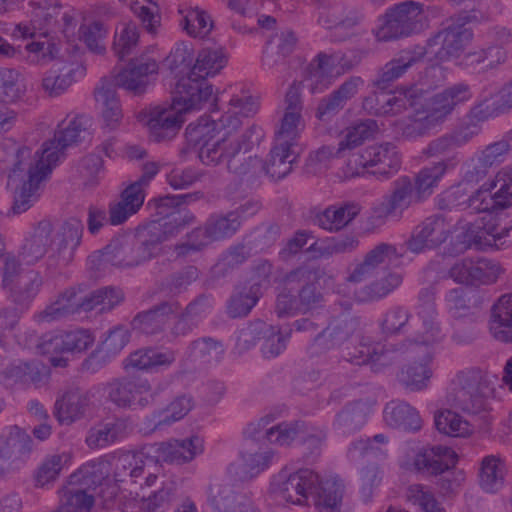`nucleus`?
Returning <instances> with one entry per match:
<instances>
[{
	"mask_svg": "<svg viewBox=\"0 0 512 512\" xmlns=\"http://www.w3.org/2000/svg\"><path fill=\"white\" fill-rule=\"evenodd\" d=\"M223 48H205L199 51L189 75L176 84L171 103L149 106L136 115L137 124L147 128H181L191 111L210 104L209 113L201 115L187 128H239L245 119L253 117L259 108L256 98L246 93L233 95L223 111L217 107L218 91L207 81L227 64Z\"/></svg>",
	"mask_w": 512,
	"mask_h": 512,
	"instance_id": "f257e3e1",
	"label": "nucleus"
},
{
	"mask_svg": "<svg viewBox=\"0 0 512 512\" xmlns=\"http://www.w3.org/2000/svg\"><path fill=\"white\" fill-rule=\"evenodd\" d=\"M81 131L55 130L54 136L42 143L33 158L30 148L17 149L8 174V183L14 187V214L26 212L39 200L42 183L50 179L53 170L66 158V150L83 142Z\"/></svg>",
	"mask_w": 512,
	"mask_h": 512,
	"instance_id": "f03ea898",
	"label": "nucleus"
},
{
	"mask_svg": "<svg viewBox=\"0 0 512 512\" xmlns=\"http://www.w3.org/2000/svg\"><path fill=\"white\" fill-rule=\"evenodd\" d=\"M423 95L424 89L418 85L399 87L382 95L380 112L383 115H397L409 105L413 109L414 122L424 126H439L458 105L469 101L473 96L470 86L463 82L449 86L420 103Z\"/></svg>",
	"mask_w": 512,
	"mask_h": 512,
	"instance_id": "7ed1b4c3",
	"label": "nucleus"
},
{
	"mask_svg": "<svg viewBox=\"0 0 512 512\" xmlns=\"http://www.w3.org/2000/svg\"><path fill=\"white\" fill-rule=\"evenodd\" d=\"M272 489L286 502L303 504L311 495L316 498L319 512H340L344 484L333 478L321 480L318 473L309 468L291 473L284 469L274 478Z\"/></svg>",
	"mask_w": 512,
	"mask_h": 512,
	"instance_id": "20e7f679",
	"label": "nucleus"
},
{
	"mask_svg": "<svg viewBox=\"0 0 512 512\" xmlns=\"http://www.w3.org/2000/svg\"><path fill=\"white\" fill-rule=\"evenodd\" d=\"M253 134V130H227L213 143L206 141L200 148L199 158L206 165H217L226 161L229 172L242 181L252 183L264 173L263 160L249 156L241 161L238 156L253 148Z\"/></svg>",
	"mask_w": 512,
	"mask_h": 512,
	"instance_id": "39448f33",
	"label": "nucleus"
},
{
	"mask_svg": "<svg viewBox=\"0 0 512 512\" xmlns=\"http://www.w3.org/2000/svg\"><path fill=\"white\" fill-rule=\"evenodd\" d=\"M496 379L479 368L458 371L448 386L446 402L463 412L476 413L482 408L483 399L493 394Z\"/></svg>",
	"mask_w": 512,
	"mask_h": 512,
	"instance_id": "423d86ee",
	"label": "nucleus"
},
{
	"mask_svg": "<svg viewBox=\"0 0 512 512\" xmlns=\"http://www.w3.org/2000/svg\"><path fill=\"white\" fill-rule=\"evenodd\" d=\"M428 25L424 4L405 0L388 7L379 16L374 36L377 41L389 42L422 32Z\"/></svg>",
	"mask_w": 512,
	"mask_h": 512,
	"instance_id": "0eeeda50",
	"label": "nucleus"
},
{
	"mask_svg": "<svg viewBox=\"0 0 512 512\" xmlns=\"http://www.w3.org/2000/svg\"><path fill=\"white\" fill-rule=\"evenodd\" d=\"M185 197L187 196L167 195L155 199L157 218L144 223V226L160 246L180 233L186 226L196 222L193 213L180 207Z\"/></svg>",
	"mask_w": 512,
	"mask_h": 512,
	"instance_id": "6e6552de",
	"label": "nucleus"
},
{
	"mask_svg": "<svg viewBox=\"0 0 512 512\" xmlns=\"http://www.w3.org/2000/svg\"><path fill=\"white\" fill-rule=\"evenodd\" d=\"M326 277H329L326 267L316 263H305L285 274L284 284L298 287L299 311L307 313L323 305L324 295L319 284Z\"/></svg>",
	"mask_w": 512,
	"mask_h": 512,
	"instance_id": "1a4fd4ad",
	"label": "nucleus"
},
{
	"mask_svg": "<svg viewBox=\"0 0 512 512\" xmlns=\"http://www.w3.org/2000/svg\"><path fill=\"white\" fill-rule=\"evenodd\" d=\"M104 392L117 407L136 410L153 405L160 389H153L147 379L121 377L107 382Z\"/></svg>",
	"mask_w": 512,
	"mask_h": 512,
	"instance_id": "9d476101",
	"label": "nucleus"
},
{
	"mask_svg": "<svg viewBox=\"0 0 512 512\" xmlns=\"http://www.w3.org/2000/svg\"><path fill=\"white\" fill-rule=\"evenodd\" d=\"M29 4L32 7L30 18L15 26L14 37L22 39L37 36L47 38L57 25L60 16L66 22V25L70 24L71 17L66 13H61V6L57 0H29Z\"/></svg>",
	"mask_w": 512,
	"mask_h": 512,
	"instance_id": "9b49d317",
	"label": "nucleus"
},
{
	"mask_svg": "<svg viewBox=\"0 0 512 512\" xmlns=\"http://www.w3.org/2000/svg\"><path fill=\"white\" fill-rule=\"evenodd\" d=\"M359 163L352 167V161L347 164V176L361 175L366 168H375L372 173L382 178H390L401 167V156L391 143L375 144L365 148L358 158Z\"/></svg>",
	"mask_w": 512,
	"mask_h": 512,
	"instance_id": "f8f14e48",
	"label": "nucleus"
},
{
	"mask_svg": "<svg viewBox=\"0 0 512 512\" xmlns=\"http://www.w3.org/2000/svg\"><path fill=\"white\" fill-rule=\"evenodd\" d=\"M474 207L498 214L512 207V165L501 168L494 178L476 190Z\"/></svg>",
	"mask_w": 512,
	"mask_h": 512,
	"instance_id": "ddd939ff",
	"label": "nucleus"
},
{
	"mask_svg": "<svg viewBox=\"0 0 512 512\" xmlns=\"http://www.w3.org/2000/svg\"><path fill=\"white\" fill-rule=\"evenodd\" d=\"M502 272L503 269L496 260L466 257L457 260L450 267L448 275L458 284L479 287L495 283Z\"/></svg>",
	"mask_w": 512,
	"mask_h": 512,
	"instance_id": "4468645a",
	"label": "nucleus"
},
{
	"mask_svg": "<svg viewBox=\"0 0 512 512\" xmlns=\"http://www.w3.org/2000/svg\"><path fill=\"white\" fill-rule=\"evenodd\" d=\"M473 39V32L465 23H454L439 31L428 41L429 54H434L440 61L461 60L465 48Z\"/></svg>",
	"mask_w": 512,
	"mask_h": 512,
	"instance_id": "2eb2a0df",
	"label": "nucleus"
},
{
	"mask_svg": "<svg viewBox=\"0 0 512 512\" xmlns=\"http://www.w3.org/2000/svg\"><path fill=\"white\" fill-rule=\"evenodd\" d=\"M452 233L450 221L442 214L426 217L405 241L406 248L414 254L440 247Z\"/></svg>",
	"mask_w": 512,
	"mask_h": 512,
	"instance_id": "dca6fc26",
	"label": "nucleus"
},
{
	"mask_svg": "<svg viewBox=\"0 0 512 512\" xmlns=\"http://www.w3.org/2000/svg\"><path fill=\"white\" fill-rule=\"evenodd\" d=\"M358 326L357 318L349 314L332 318L327 327L314 337L308 348L310 355L318 356L342 346L352 338Z\"/></svg>",
	"mask_w": 512,
	"mask_h": 512,
	"instance_id": "f3484780",
	"label": "nucleus"
},
{
	"mask_svg": "<svg viewBox=\"0 0 512 512\" xmlns=\"http://www.w3.org/2000/svg\"><path fill=\"white\" fill-rule=\"evenodd\" d=\"M415 202L413 182L408 176H401L393 182V188L383 201L374 207L373 217L381 224L387 220L399 221L403 212Z\"/></svg>",
	"mask_w": 512,
	"mask_h": 512,
	"instance_id": "a211bd4d",
	"label": "nucleus"
},
{
	"mask_svg": "<svg viewBox=\"0 0 512 512\" xmlns=\"http://www.w3.org/2000/svg\"><path fill=\"white\" fill-rule=\"evenodd\" d=\"M83 224L79 219L70 218L63 222L57 236L59 238L56 253L47 259L49 269H61L68 266L75 256V251L81 243Z\"/></svg>",
	"mask_w": 512,
	"mask_h": 512,
	"instance_id": "6ab92c4d",
	"label": "nucleus"
},
{
	"mask_svg": "<svg viewBox=\"0 0 512 512\" xmlns=\"http://www.w3.org/2000/svg\"><path fill=\"white\" fill-rule=\"evenodd\" d=\"M416 310L422 321V330L414 333L415 341L424 346L440 342L443 334L437 321L434 293L429 288H422L419 291Z\"/></svg>",
	"mask_w": 512,
	"mask_h": 512,
	"instance_id": "aec40b11",
	"label": "nucleus"
},
{
	"mask_svg": "<svg viewBox=\"0 0 512 512\" xmlns=\"http://www.w3.org/2000/svg\"><path fill=\"white\" fill-rule=\"evenodd\" d=\"M180 304L177 301H162L148 310L138 312L131 321L134 331L156 336L165 331L171 316L178 313Z\"/></svg>",
	"mask_w": 512,
	"mask_h": 512,
	"instance_id": "412c9836",
	"label": "nucleus"
},
{
	"mask_svg": "<svg viewBox=\"0 0 512 512\" xmlns=\"http://www.w3.org/2000/svg\"><path fill=\"white\" fill-rule=\"evenodd\" d=\"M25 93L22 74L14 69L0 68V102L15 103ZM18 114L11 108L0 106V128L15 126Z\"/></svg>",
	"mask_w": 512,
	"mask_h": 512,
	"instance_id": "4be33fe9",
	"label": "nucleus"
},
{
	"mask_svg": "<svg viewBox=\"0 0 512 512\" xmlns=\"http://www.w3.org/2000/svg\"><path fill=\"white\" fill-rule=\"evenodd\" d=\"M375 403V400L370 398L347 403L336 413L332 423L333 429L343 436H350L360 431L367 423Z\"/></svg>",
	"mask_w": 512,
	"mask_h": 512,
	"instance_id": "5701e85b",
	"label": "nucleus"
},
{
	"mask_svg": "<svg viewBox=\"0 0 512 512\" xmlns=\"http://www.w3.org/2000/svg\"><path fill=\"white\" fill-rule=\"evenodd\" d=\"M458 461L455 451L446 446L421 448L414 456V469L427 476H436L454 467Z\"/></svg>",
	"mask_w": 512,
	"mask_h": 512,
	"instance_id": "b1692460",
	"label": "nucleus"
},
{
	"mask_svg": "<svg viewBox=\"0 0 512 512\" xmlns=\"http://www.w3.org/2000/svg\"><path fill=\"white\" fill-rule=\"evenodd\" d=\"M460 154L454 152L445 159L434 163L432 166L422 168L415 177L414 193L415 203L423 202L432 195L434 188L449 170H453L460 163Z\"/></svg>",
	"mask_w": 512,
	"mask_h": 512,
	"instance_id": "393cba45",
	"label": "nucleus"
},
{
	"mask_svg": "<svg viewBox=\"0 0 512 512\" xmlns=\"http://www.w3.org/2000/svg\"><path fill=\"white\" fill-rule=\"evenodd\" d=\"M145 189L141 184L132 182L121 192L118 202L109 204L108 214L111 225L125 223L141 209L146 196Z\"/></svg>",
	"mask_w": 512,
	"mask_h": 512,
	"instance_id": "a878e982",
	"label": "nucleus"
},
{
	"mask_svg": "<svg viewBox=\"0 0 512 512\" xmlns=\"http://www.w3.org/2000/svg\"><path fill=\"white\" fill-rule=\"evenodd\" d=\"M341 56L338 53L320 52L310 64L311 92L320 93L327 89L344 70L339 67Z\"/></svg>",
	"mask_w": 512,
	"mask_h": 512,
	"instance_id": "bb28decb",
	"label": "nucleus"
},
{
	"mask_svg": "<svg viewBox=\"0 0 512 512\" xmlns=\"http://www.w3.org/2000/svg\"><path fill=\"white\" fill-rule=\"evenodd\" d=\"M154 463V458L149 456L146 447L124 453L117 459L114 477L118 482L137 483L139 478H143L146 468Z\"/></svg>",
	"mask_w": 512,
	"mask_h": 512,
	"instance_id": "cd10ccee",
	"label": "nucleus"
},
{
	"mask_svg": "<svg viewBox=\"0 0 512 512\" xmlns=\"http://www.w3.org/2000/svg\"><path fill=\"white\" fill-rule=\"evenodd\" d=\"M31 439L28 436L0 437V478L6 477L29 455Z\"/></svg>",
	"mask_w": 512,
	"mask_h": 512,
	"instance_id": "c85d7f7f",
	"label": "nucleus"
},
{
	"mask_svg": "<svg viewBox=\"0 0 512 512\" xmlns=\"http://www.w3.org/2000/svg\"><path fill=\"white\" fill-rule=\"evenodd\" d=\"M89 403L88 394L79 388H70L56 399L54 416L61 424L80 419Z\"/></svg>",
	"mask_w": 512,
	"mask_h": 512,
	"instance_id": "c756f323",
	"label": "nucleus"
},
{
	"mask_svg": "<svg viewBox=\"0 0 512 512\" xmlns=\"http://www.w3.org/2000/svg\"><path fill=\"white\" fill-rule=\"evenodd\" d=\"M162 459L171 464H184L203 452V440L198 436L162 442L157 449Z\"/></svg>",
	"mask_w": 512,
	"mask_h": 512,
	"instance_id": "7c9ffc66",
	"label": "nucleus"
},
{
	"mask_svg": "<svg viewBox=\"0 0 512 512\" xmlns=\"http://www.w3.org/2000/svg\"><path fill=\"white\" fill-rule=\"evenodd\" d=\"M506 474V459L499 453L486 455L479 462V485L488 493H495L503 487Z\"/></svg>",
	"mask_w": 512,
	"mask_h": 512,
	"instance_id": "2f4dec72",
	"label": "nucleus"
},
{
	"mask_svg": "<svg viewBox=\"0 0 512 512\" xmlns=\"http://www.w3.org/2000/svg\"><path fill=\"white\" fill-rule=\"evenodd\" d=\"M52 232L50 221L42 220L37 224L21 248L20 257L26 264L33 265L43 258L52 242Z\"/></svg>",
	"mask_w": 512,
	"mask_h": 512,
	"instance_id": "473e14b6",
	"label": "nucleus"
},
{
	"mask_svg": "<svg viewBox=\"0 0 512 512\" xmlns=\"http://www.w3.org/2000/svg\"><path fill=\"white\" fill-rule=\"evenodd\" d=\"M193 399L190 396H177L165 408L153 411L144 420L146 428L155 431L183 419L192 409Z\"/></svg>",
	"mask_w": 512,
	"mask_h": 512,
	"instance_id": "72a5a7b5",
	"label": "nucleus"
},
{
	"mask_svg": "<svg viewBox=\"0 0 512 512\" xmlns=\"http://www.w3.org/2000/svg\"><path fill=\"white\" fill-rule=\"evenodd\" d=\"M422 346V344L415 341L413 336L396 344L385 345L379 348L372 345L373 357L370 364L373 365L374 370H378L379 367H386L408 358L415 354Z\"/></svg>",
	"mask_w": 512,
	"mask_h": 512,
	"instance_id": "f704fd0d",
	"label": "nucleus"
},
{
	"mask_svg": "<svg viewBox=\"0 0 512 512\" xmlns=\"http://www.w3.org/2000/svg\"><path fill=\"white\" fill-rule=\"evenodd\" d=\"M84 75V68L80 65L67 63L55 64L45 74L42 80L43 89L51 96L65 92L76 80Z\"/></svg>",
	"mask_w": 512,
	"mask_h": 512,
	"instance_id": "c9c22d12",
	"label": "nucleus"
},
{
	"mask_svg": "<svg viewBox=\"0 0 512 512\" xmlns=\"http://www.w3.org/2000/svg\"><path fill=\"white\" fill-rule=\"evenodd\" d=\"M130 332L124 326H116L109 330L108 335L91 353L88 361L95 366L101 367L115 358L129 343Z\"/></svg>",
	"mask_w": 512,
	"mask_h": 512,
	"instance_id": "e433bc0d",
	"label": "nucleus"
},
{
	"mask_svg": "<svg viewBox=\"0 0 512 512\" xmlns=\"http://www.w3.org/2000/svg\"><path fill=\"white\" fill-rule=\"evenodd\" d=\"M489 329L496 340L512 343V294L502 295L493 305Z\"/></svg>",
	"mask_w": 512,
	"mask_h": 512,
	"instance_id": "4c0bfd02",
	"label": "nucleus"
},
{
	"mask_svg": "<svg viewBox=\"0 0 512 512\" xmlns=\"http://www.w3.org/2000/svg\"><path fill=\"white\" fill-rule=\"evenodd\" d=\"M80 311H84V297L79 296L75 288H69L39 313L38 321L53 322Z\"/></svg>",
	"mask_w": 512,
	"mask_h": 512,
	"instance_id": "58836bf2",
	"label": "nucleus"
},
{
	"mask_svg": "<svg viewBox=\"0 0 512 512\" xmlns=\"http://www.w3.org/2000/svg\"><path fill=\"white\" fill-rule=\"evenodd\" d=\"M384 419L390 427L408 432L419 431L422 427L419 412L404 401L389 402L384 408Z\"/></svg>",
	"mask_w": 512,
	"mask_h": 512,
	"instance_id": "ea45409f",
	"label": "nucleus"
},
{
	"mask_svg": "<svg viewBox=\"0 0 512 512\" xmlns=\"http://www.w3.org/2000/svg\"><path fill=\"white\" fill-rule=\"evenodd\" d=\"M432 355L426 352L421 361H414L402 367L397 375L399 383L410 392H419L428 387L432 377L430 363Z\"/></svg>",
	"mask_w": 512,
	"mask_h": 512,
	"instance_id": "a19ab883",
	"label": "nucleus"
},
{
	"mask_svg": "<svg viewBox=\"0 0 512 512\" xmlns=\"http://www.w3.org/2000/svg\"><path fill=\"white\" fill-rule=\"evenodd\" d=\"M42 285L43 278L39 272L26 271L19 275L17 282L8 289L10 298L15 305L21 308V311H27Z\"/></svg>",
	"mask_w": 512,
	"mask_h": 512,
	"instance_id": "79ce46f5",
	"label": "nucleus"
},
{
	"mask_svg": "<svg viewBox=\"0 0 512 512\" xmlns=\"http://www.w3.org/2000/svg\"><path fill=\"white\" fill-rule=\"evenodd\" d=\"M361 207L354 202L340 206H329L314 219L315 223L329 232H337L346 227L359 213Z\"/></svg>",
	"mask_w": 512,
	"mask_h": 512,
	"instance_id": "37998d69",
	"label": "nucleus"
},
{
	"mask_svg": "<svg viewBox=\"0 0 512 512\" xmlns=\"http://www.w3.org/2000/svg\"><path fill=\"white\" fill-rule=\"evenodd\" d=\"M158 72L155 60H148L123 69L115 76V85L134 93H141L149 82V76Z\"/></svg>",
	"mask_w": 512,
	"mask_h": 512,
	"instance_id": "c03bdc74",
	"label": "nucleus"
},
{
	"mask_svg": "<svg viewBox=\"0 0 512 512\" xmlns=\"http://www.w3.org/2000/svg\"><path fill=\"white\" fill-rule=\"evenodd\" d=\"M130 240H132L133 267L143 265L162 253V246L152 237L144 224L138 225L134 233H130Z\"/></svg>",
	"mask_w": 512,
	"mask_h": 512,
	"instance_id": "a18cd8bd",
	"label": "nucleus"
},
{
	"mask_svg": "<svg viewBox=\"0 0 512 512\" xmlns=\"http://www.w3.org/2000/svg\"><path fill=\"white\" fill-rule=\"evenodd\" d=\"M225 351L226 349L222 340L204 336L188 344L186 355L194 361L211 365L220 363L224 358Z\"/></svg>",
	"mask_w": 512,
	"mask_h": 512,
	"instance_id": "49530a36",
	"label": "nucleus"
},
{
	"mask_svg": "<svg viewBox=\"0 0 512 512\" xmlns=\"http://www.w3.org/2000/svg\"><path fill=\"white\" fill-rule=\"evenodd\" d=\"M178 484L172 479H167L161 486L148 494L142 496L138 502L140 512H164L168 510L176 499Z\"/></svg>",
	"mask_w": 512,
	"mask_h": 512,
	"instance_id": "de8ad7c7",
	"label": "nucleus"
},
{
	"mask_svg": "<svg viewBox=\"0 0 512 512\" xmlns=\"http://www.w3.org/2000/svg\"><path fill=\"white\" fill-rule=\"evenodd\" d=\"M95 99L102 105V117L108 127L125 124L120 101L110 84L102 81L95 90Z\"/></svg>",
	"mask_w": 512,
	"mask_h": 512,
	"instance_id": "09e8293b",
	"label": "nucleus"
},
{
	"mask_svg": "<svg viewBox=\"0 0 512 512\" xmlns=\"http://www.w3.org/2000/svg\"><path fill=\"white\" fill-rule=\"evenodd\" d=\"M476 133L467 130H451L450 132L430 141L423 150L427 157L445 156L455 149L461 148L469 143Z\"/></svg>",
	"mask_w": 512,
	"mask_h": 512,
	"instance_id": "8fccbe9b",
	"label": "nucleus"
},
{
	"mask_svg": "<svg viewBox=\"0 0 512 512\" xmlns=\"http://www.w3.org/2000/svg\"><path fill=\"white\" fill-rule=\"evenodd\" d=\"M476 191L469 195L466 187L459 183L446 189L435 198L436 206L440 210H453V209H470L476 213H489V211L478 209L474 207V197Z\"/></svg>",
	"mask_w": 512,
	"mask_h": 512,
	"instance_id": "3c124183",
	"label": "nucleus"
},
{
	"mask_svg": "<svg viewBox=\"0 0 512 512\" xmlns=\"http://www.w3.org/2000/svg\"><path fill=\"white\" fill-rule=\"evenodd\" d=\"M130 233L114 236L103 250V261L118 268H133Z\"/></svg>",
	"mask_w": 512,
	"mask_h": 512,
	"instance_id": "603ef678",
	"label": "nucleus"
},
{
	"mask_svg": "<svg viewBox=\"0 0 512 512\" xmlns=\"http://www.w3.org/2000/svg\"><path fill=\"white\" fill-rule=\"evenodd\" d=\"M403 281L400 273L386 271L384 276L365 285L357 292V298L361 302H372L383 299L397 289Z\"/></svg>",
	"mask_w": 512,
	"mask_h": 512,
	"instance_id": "864d4df0",
	"label": "nucleus"
},
{
	"mask_svg": "<svg viewBox=\"0 0 512 512\" xmlns=\"http://www.w3.org/2000/svg\"><path fill=\"white\" fill-rule=\"evenodd\" d=\"M179 13L182 15L180 25L189 36L204 39L210 34L213 21L206 11L199 8H180Z\"/></svg>",
	"mask_w": 512,
	"mask_h": 512,
	"instance_id": "5fc2aeb1",
	"label": "nucleus"
},
{
	"mask_svg": "<svg viewBox=\"0 0 512 512\" xmlns=\"http://www.w3.org/2000/svg\"><path fill=\"white\" fill-rule=\"evenodd\" d=\"M235 213L232 210L215 212L206 219L216 242L230 239L240 231L242 227L241 219Z\"/></svg>",
	"mask_w": 512,
	"mask_h": 512,
	"instance_id": "6e6d98bb",
	"label": "nucleus"
},
{
	"mask_svg": "<svg viewBox=\"0 0 512 512\" xmlns=\"http://www.w3.org/2000/svg\"><path fill=\"white\" fill-rule=\"evenodd\" d=\"M403 256L404 251L399 250L396 245L381 242L369 250L364 257L379 274L380 271L386 272L391 266H399Z\"/></svg>",
	"mask_w": 512,
	"mask_h": 512,
	"instance_id": "4d7b16f0",
	"label": "nucleus"
},
{
	"mask_svg": "<svg viewBox=\"0 0 512 512\" xmlns=\"http://www.w3.org/2000/svg\"><path fill=\"white\" fill-rule=\"evenodd\" d=\"M124 300V293L120 288L105 286L84 296V311L88 312L100 307L101 312L111 311Z\"/></svg>",
	"mask_w": 512,
	"mask_h": 512,
	"instance_id": "13d9d810",
	"label": "nucleus"
},
{
	"mask_svg": "<svg viewBox=\"0 0 512 512\" xmlns=\"http://www.w3.org/2000/svg\"><path fill=\"white\" fill-rule=\"evenodd\" d=\"M271 149L298 162L306 144L300 130H276Z\"/></svg>",
	"mask_w": 512,
	"mask_h": 512,
	"instance_id": "bf43d9fd",
	"label": "nucleus"
},
{
	"mask_svg": "<svg viewBox=\"0 0 512 512\" xmlns=\"http://www.w3.org/2000/svg\"><path fill=\"white\" fill-rule=\"evenodd\" d=\"M31 41L24 47V60L29 65L45 66L52 62L59 53L57 44L50 38Z\"/></svg>",
	"mask_w": 512,
	"mask_h": 512,
	"instance_id": "052dcab7",
	"label": "nucleus"
},
{
	"mask_svg": "<svg viewBox=\"0 0 512 512\" xmlns=\"http://www.w3.org/2000/svg\"><path fill=\"white\" fill-rule=\"evenodd\" d=\"M241 496L229 483L217 482L209 486L208 502L215 512H236Z\"/></svg>",
	"mask_w": 512,
	"mask_h": 512,
	"instance_id": "680f3d73",
	"label": "nucleus"
},
{
	"mask_svg": "<svg viewBox=\"0 0 512 512\" xmlns=\"http://www.w3.org/2000/svg\"><path fill=\"white\" fill-rule=\"evenodd\" d=\"M306 432L308 425L304 421L282 422L267 429L266 438L272 444L289 446L293 441L301 440Z\"/></svg>",
	"mask_w": 512,
	"mask_h": 512,
	"instance_id": "e2e57ef3",
	"label": "nucleus"
},
{
	"mask_svg": "<svg viewBox=\"0 0 512 512\" xmlns=\"http://www.w3.org/2000/svg\"><path fill=\"white\" fill-rule=\"evenodd\" d=\"M273 456L274 453L271 450L245 454L243 455L242 465L244 474L239 475L238 469L240 465L238 464H230L228 472L233 476L239 477L241 480L252 478L269 467Z\"/></svg>",
	"mask_w": 512,
	"mask_h": 512,
	"instance_id": "0e129e2a",
	"label": "nucleus"
},
{
	"mask_svg": "<svg viewBox=\"0 0 512 512\" xmlns=\"http://www.w3.org/2000/svg\"><path fill=\"white\" fill-rule=\"evenodd\" d=\"M259 299L260 297L247 288L246 285L236 287L227 302L226 312L231 318L245 317L251 312Z\"/></svg>",
	"mask_w": 512,
	"mask_h": 512,
	"instance_id": "69168bd1",
	"label": "nucleus"
},
{
	"mask_svg": "<svg viewBox=\"0 0 512 512\" xmlns=\"http://www.w3.org/2000/svg\"><path fill=\"white\" fill-rule=\"evenodd\" d=\"M139 31L133 22L120 23L115 30L113 50L119 59H124L138 44Z\"/></svg>",
	"mask_w": 512,
	"mask_h": 512,
	"instance_id": "338daca9",
	"label": "nucleus"
},
{
	"mask_svg": "<svg viewBox=\"0 0 512 512\" xmlns=\"http://www.w3.org/2000/svg\"><path fill=\"white\" fill-rule=\"evenodd\" d=\"M436 429L452 437H465L470 434V425L457 413L451 410L439 411L434 416Z\"/></svg>",
	"mask_w": 512,
	"mask_h": 512,
	"instance_id": "774afa93",
	"label": "nucleus"
}]
</instances>
